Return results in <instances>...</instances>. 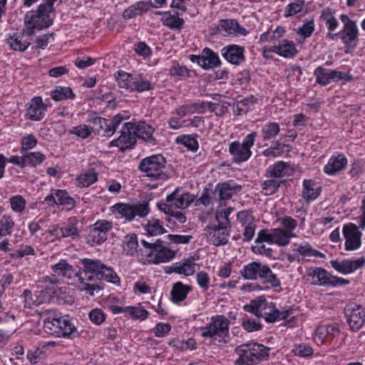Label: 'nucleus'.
<instances>
[{
  "label": "nucleus",
  "mask_w": 365,
  "mask_h": 365,
  "mask_svg": "<svg viewBox=\"0 0 365 365\" xmlns=\"http://www.w3.org/2000/svg\"><path fill=\"white\" fill-rule=\"evenodd\" d=\"M82 265L76 272L80 282V288L93 296L96 289H101L98 284H89L87 282L94 280H106L113 284H119L120 279L113 269L98 259L83 258L80 259Z\"/></svg>",
  "instance_id": "f257e3e1"
},
{
  "label": "nucleus",
  "mask_w": 365,
  "mask_h": 365,
  "mask_svg": "<svg viewBox=\"0 0 365 365\" xmlns=\"http://www.w3.org/2000/svg\"><path fill=\"white\" fill-rule=\"evenodd\" d=\"M56 0H47L46 3L40 4L36 11H28L24 18L25 29L23 34L32 36L36 30L46 29L53 24L49 14L54 11L53 4Z\"/></svg>",
  "instance_id": "f03ea898"
},
{
  "label": "nucleus",
  "mask_w": 365,
  "mask_h": 365,
  "mask_svg": "<svg viewBox=\"0 0 365 365\" xmlns=\"http://www.w3.org/2000/svg\"><path fill=\"white\" fill-rule=\"evenodd\" d=\"M269 348L258 343L242 344L235 349V365H254L269 357Z\"/></svg>",
  "instance_id": "7ed1b4c3"
},
{
  "label": "nucleus",
  "mask_w": 365,
  "mask_h": 365,
  "mask_svg": "<svg viewBox=\"0 0 365 365\" xmlns=\"http://www.w3.org/2000/svg\"><path fill=\"white\" fill-rule=\"evenodd\" d=\"M304 279L310 281V283L313 285L319 286L339 287L349 284V280L331 275L322 267L309 269Z\"/></svg>",
  "instance_id": "20e7f679"
},
{
  "label": "nucleus",
  "mask_w": 365,
  "mask_h": 365,
  "mask_svg": "<svg viewBox=\"0 0 365 365\" xmlns=\"http://www.w3.org/2000/svg\"><path fill=\"white\" fill-rule=\"evenodd\" d=\"M229 320L222 315L212 317L210 323L200 328L201 336L217 339L219 342H226L225 338L229 334Z\"/></svg>",
  "instance_id": "39448f33"
},
{
  "label": "nucleus",
  "mask_w": 365,
  "mask_h": 365,
  "mask_svg": "<svg viewBox=\"0 0 365 365\" xmlns=\"http://www.w3.org/2000/svg\"><path fill=\"white\" fill-rule=\"evenodd\" d=\"M165 163V158L163 155H153L141 160L138 169L152 180H165L168 178V175L163 172Z\"/></svg>",
  "instance_id": "423d86ee"
},
{
  "label": "nucleus",
  "mask_w": 365,
  "mask_h": 365,
  "mask_svg": "<svg viewBox=\"0 0 365 365\" xmlns=\"http://www.w3.org/2000/svg\"><path fill=\"white\" fill-rule=\"evenodd\" d=\"M243 309L257 317H263L268 322L276 321L274 314L277 309L274 304L267 302L263 296L252 300L249 304L244 306Z\"/></svg>",
  "instance_id": "0eeeda50"
},
{
  "label": "nucleus",
  "mask_w": 365,
  "mask_h": 365,
  "mask_svg": "<svg viewBox=\"0 0 365 365\" xmlns=\"http://www.w3.org/2000/svg\"><path fill=\"white\" fill-rule=\"evenodd\" d=\"M344 312L347 324L353 331H359L365 324V308L361 305L349 304L344 307Z\"/></svg>",
  "instance_id": "6e6552de"
},
{
  "label": "nucleus",
  "mask_w": 365,
  "mask_h": 365,
  "mask_svg": "<svg viewBox=\"0 0 365 365\" xmlns=\"http://www.w3.org/2000/svg\"><path fill=\"white\" fill-rule=\"evenodd\" d=\"M113 209L128 221H132L136 216L144 217L149 212L148 205L145 203H117Z\"/></svg>",
  "instance_id": "1a4fd4ad"
},
{
  "label": "nucleus",
  "mask_w": 365,
  "mask_h": 365,
  "mask_svg": "<svg viewBox=\"0 0 365 365\" xmlns=\"http://www.w3.org/2000/svg\"><path fill=\"white\" fill-rule=\"evenodd\" d=\"M123 120V116L121 114L115 115L110 120L101 117H96L93 120V130H96L98 134H102L103 136H111Z\"/></svg>",
  "instance_id": "9d476101"
},
{
  "label": "nucleus",
  "mask_w": 365,
  "mask_h": 365,
  "mask_svg": "<svg viewBox=\"0 0 365 365\" xmlns=\"http://www.w3.org/2000/svg\"><path fill=\"white\" fill-rule=\"evenodd\" d=\"M124 126L128 137H133L135 143H136L137 138L149 142L155 140L153 137L154 129L144 122L139 123L138 125L132 123H125Z\"/></svg>",
  "instance_id": "9b49d317"
},
{
  "label": "nucleus",
  "mask_w": 365,
  "mask_h": 365,
  "mask_svg": "<svg viewBox=\"0 0 365 365\" xmlns=\"http://www.w3.org/2000/svg\"><path fill=\"white\" fill-rule=\"evenodd\" d=\"M343 235L345 238V250L354 251L358 250L361 245V232L359 227L354 223L344 225L342 229Z\"/></svg>",
  "instance_id": "f8f14e48"
},
{
  "label": "nucleus",
  "mask_w": 365,
  "mask_h": 365,
  "mask_svg": "<svg viewBox=\"0 0 365 365\" xmlns=\"http://www.w3.org/2000/svg\"><path fill=\"white\" fill-rule=\"evenodd\" d=\"M112 229V222L108 220H98L90 227L88 240L93 244L99 245L107 240V233Z\"/></svg>",
  "instance_id": "ddd939ff"
},
{
  "label": "nucleus",
  "mask_w": 365,
  "mask_h": 365,
  "mask_svg": "<svg viewBox=\"0 0 365 365\" xmlns=\"http://www.w3.org/2000/svg\"><path fill=\"white\" fill-rule=\"evenodd\" d=\"M266 52H274L280 56L289 58L295 56L297 53V50L294 42L283 39L279 41L278 45L264 47L262 48L264 57H267Z\"/></svg>",
  "instance_id": "4468645a"
},
{
  "label": "nucleus",
  "mask_w": 365,
  "mask_h": 365,
  "mask_svg": "<svg viewBox=\"0 0 365 365\" xmlns=\"http://www.w3.org/2000/svg\"><path fill=\"white\" fill-rule=\"evenodd\" d=\"M314 76H316L317 82L322 86L327 85L330 83L331 80H334L338 81L339 80H350L351 79V76L345 74L344 73L337 71H329L328 69L324 68L322 66H318L314 72Z\"/></svg>",
  "instance_id": "2eb2a0df"
},
{
  "label": "nucleus",
  "mask_w": 365,
  "mask_h": 365,
  "mask_svg": "<svg viewBox=\"0 0 365 365\" xmlns=\"http://www.w3.org/2000/svg\"><path fill=\"white\" fill-rule=\"evenodd\" d=\"M245 47L229 44L221 50L222 57L229 63L238 66L245 61Z\"/></svg>",
  "instance_id": "dca6fc26"
},
{
  "label": "nucleus",
  "mask_w": 365,
  "mask_h": 365,
  "mask_svg": "<svg viewBox=\"0 0 365 365\" xmlns=\"http://www.w3.org/2000/svg\"><path fill=\"white\" fill-rule=\"evenodd\" d=\"M330 264L338 272L343 274H349L362 268L365 265V257H361L354 260L344 259L341 262L331 260Z\"/></svg>",
  "instance_id": "f3484780"
},
{
  "label": "nucleus",
  "mask_w": 365,
  "mask_h": 365,
  "mask_svg": "<svg viewBox=\"0 0 365 365\" xmlns=\"http://www.w3.org/2000/svg\"><path fill=\"white\" fill-rule=\"evenodd\" d=\"M190 60L192 62H196L199 66L205 69L218 66L221 63L218 55L208 48H205L202 50L201 56L192 55L190 56Z\"/></svg>",
  "instance_id": "a211bd4d"
},
{
  "label": "nucleus",
  "mask_w": 365,
  "mask_h": 365,
  "mask_svg": "<svg viewBox=\"0 0 365 365\" xmlns=\"http://www.w3.org/2000/svg\"><path fill=\"white\" fill-rule=\"evenodd\" d=\"M158 245L155 247L153 257L149 259L150 262L160 264L170 262L176 255V251L173 250L163 245L164 242L160 239L157 240Z\"/></svg>",
  "instance_id": "6ab92c4d"
},
{
  "label": "nucleus",
  "mask_w": 365,
  "mask_h": 365,
  "mask_svg": "<svg viewBox=\"0 0 365 365\" xmlns=\"http://www.w3.org/2000/svg\"><path fill=\"white\" fill-rule=\"evenodd\" d=\"M334 34H336V36H339L341 39L346 48V53H348L349 49L355 48L357 45L359 38L356 25L344 27L342 31L334 33Z\"/></svg>",
  "instance_id": "aec40b11"
},
{
  "label": "nucleus",
  "mask_w": 365,
  "mask_h": 365,
  "mask_svg": "<svg viewBox=\"0 0 365 365\" xmlns=\"http://www.w3.org/2000/svg\"><path fill=\"white\" fill-rule=\"evenodd\" d=\"M241 189V185L237 184L232 185L230 182L218 183L214 189L216 195V200H228L232 198L234 194L240 192Z\"/></svg>",
  "instance_id": "412c9836"
},
{
  "label": "nucleus",
  "mask_w": 365,
  "mask_h": 365,
  "mask_svg": "<svg viewBox=\"0 0 365 365\" xmlns=\"http://www.w3.org/2000/svg\"><path fill=\"white\" fill-rule=\"evenodd\" d=\"M180 188L177 187L171 194L166 197L168 202H172L173 206L180 209L187 207L195 200V196L189 192H184L179 195Z\"/></svg>",
  "instance_id": "4be33fe9"
},
{
  "label": "nucleus",
  "mask_w": 365,
  "mask_h": 365,
  "mask_svg": "<svg viewBox=\"0 0 365 365\" xmlns=\"http://www.w3.org/2000/svg\"><path fill=\"white\" fill-rule=\"evenodd\" d=\"M195 259L192 257L184 259L181 262H175L166 271V273L170 274L175 272L179 274H184L185 276L192 275L196 269L197 264L195 263Z\"/></svg>",
  "instance_id": "5701e85b"
},
{
  "label": "nucleus",
  "mask_w": 365,
  "mask_h": 365,
  "mask_svg": "<svg viewBox=\"0 0 365 365\" xmlns=\"http://www.w3.org/2000/svg\"><path fill=\"white\" fill-rule=\"evenodd\" d=\"M47 107L48 106L43 103L41 97H34L29 103L26 115L32 120H41L44 116Z\"/></svg>",
  "instance_id": "b1692460"
},
{
  "label": "nucleus",
  "mask_w": 365,
  "mask_h": 365,
  "mask_svg": "<svg viewBox=\"0 0 365 365\" xmlns=\"http://www.w3.org/2000/svg\"><path fill=\"white\" fill-rule=\"evenodd\" d=\"M335 11L331 8H326L322 11L321 18L325 21L328 27L327 37L331 40H334L336 34H334V31L338 26V21L334 17Z\"/></svg>",
  "instance_id": "393cba45"
},
{
  "label": "nucleus",
  "mask_w": 365,
  "mask_h": 365,
  "mask_svg": "<svg viewBox=\"0 0 365 365\" xmlns=\"http://www.w3.org/2000/svg\"><path fill=\"white\" fill-rule=\"evenodd\" d=\"M229 152L232 156V159L236 163L246 161L251 155V150L245 148L239 141H235L230 143Z\"/></svg>",
  "instance_id": "a878e982"
},
{
  "label": "nucleus",
  "mask_w": 365,
  "mask_h": 365,
  "mask_svg": "<svg viewBox=\"0 0 365 365\" xmlns=\"http://www.w3.org/2000/svg\"><path fill=\"white\" fill-rule=\"evenodd\" d=\"M346 164V158L343 154H340L336 157H331L324 166V170L328 175H334L342 170Z\"/></svg>",
  "instance_id": "bb28decb"
},
{
  "label": "nucleus",
  "mask_w": 365,
  "mask_h": 365,
  "mask_svg": "<svg viewBox=\"0 0 365 365\" xmlns=\"http://www.w3.org/2000/svg\"><path fill=\"white\" fill-rule=\"evenodd\" d=\"M212 105L213 103L211 102H202L182 106L176 110V114L180 117H183L187 115L192 114L195 112L202 113L206 108H207L209 110H213L212 108Z\"/></svg>",
  "instance_id": "cd10ccee"
},
{
  "label": "nucleus",
  "mask_w": 365,
  "mask_h": 365,
  "mask_svg": "<svg viewBox=\"0 0 365 365\" xmlns=\"http://www.w3.org/2000/svg\"><path fill=\"white\" fill-rule=\"evenodd\" d=\"M192 287L190 285H185L181 282H178L173 285L172 290L170 292L171 300L174 303H179L184 301L189 292L192 290Z\"/></svg>",
  "instance_id": "c85d7f7f"
},
{
  "label": "nucleus",
  "mask_w": 365,
  "mask_h": 365,
  "mask_svg": "<svg viewBox=\"0 0 365 365\" xmlns=\"http://www.w3.org/2000/svg\"><path fill=\"white\" fill-rule=\"evenodd\" d=\"M258 279H262L264 284H268V287L273 289L280 287L281 284L276 274L266 264H263Z\"/></svg>",
  "instance_id": "c756f323"
},
{
  "label": "nucleus",
  "mask_w": 365,
  "mask_h": 365,
  "mask_svg": "<svg viewBox=\"0 0 365 365\" xmlns=\"http://www.w3.org/2000/svg\"><path fill=\"white\" fill-rule=\"evenodd\" d=\"M150 9V4L147 1H138L127 8L123 14V17L130 19L142 15Z\"/></svg>",
  "instance_id": "7c9ffc66"
},
{
  "label": "nucleus",
  "mask_w": 365,
  "mask_h": 365,
  "mask_svg": "<svg viewBox=\"0 0 365 365\" xmlns=\"http://www.w3.org/2000/svg\"><path fill=\"white\" fill-rule=\"evenodd\" d=\"M262 266L259 262H252L243 267L240 274L246 279L255 280L259 278Z\"/></svg>",
  "instance_id": "2f4dec72"
},
{
  "label": "nucleus",
  "mask_w": 365,
  "mask_h": 365,
  "mask_svg": "<svg viewBox=\"0 0 365 365\" xmlns=\"http://www.w3.org/2000/svg\"><path fill=\"white\" fill-rule=\"evenodd\" d=\"M52 271L57 276H62L67 278H71L72 276L76 277V271L74 270L72 265L69 264L66 259H61L57 264L51 267Z\"/></svg>",
  "instance_id": "473e14b6"
},
{
  "label": "nucleus",
  "mask_w": 365,
  "mask_h": 365,
  "mask_svg": "<svg viewBox=\"0 0 365 365\" xmlns=\"http://www.w3.org/2000/svg\"><path fill=\"white\" fill-rule=\"evenodd\" d=\"M220 26L222 30L229 34H240L242 36L247 34L246 29L242 27L235 19H222L221 20Z\"/></svg>",
  "instance_id": "72a5a7b5"
},
{
  "label": "nucleus",
  "mask_w": 365,
  "mask_h": 365,
  "mask_svg": "<svg viewBox=\"0 0 365 365\" xmlns=\"http://www.w3.org/2000/svg\"><path fill=\"white\" fill-rule=\"evenodd\" d=\"M321 187H317L312 180H304L303 181L302 196L306 201L314 200L320 195Z\"/></svg>",
  "instance_id": "f704fd0d"
},
{
  "label": "nucleus",
  "mask_w": 365,
  "mask_h": 365,
  "mask_svg": "<svg viewBox=\"0 0 365 365\" xmlns=\"http://www.w3.org/2000/svg\"><path fill=\"white\" fill-rule=\"evenodd\" d=\"M134 145L135 140L133 137H128L124 125L120 131V135L118 138L110 142L111 146L119 147L121 150L131 148Z\"/></svg>",
  "instance_id": "c9c22d12"
},
{
  "label": "nucleus",
  "mask_w": 365,
  "mask_h": 365,
  "mask_svg": "<svg viewBox=\"0 0 365 365\" xmlns=\"http://www.w3.org/2000/svg\"><path fill=\"white\" fill-rule=\"evenodd\" d=\"M272 230V243H275L279 246L287 245L290 239L294 237L293 232H287L283 228H276Z\"/></svg>",
  "instance_id": "e433bc0d"
},
{
  "label": "nucleus",
  "mask_w": 365,
  "mask_h": 365,
  "mask_svg": "<svg viewBox=\"0 0 365 365\" xmlns=\"http://www.w3.org/2000/svg\"><path fill=\"white\" fill-rule=\"evenodd\" d=\"M212 200H216V195L215 190L212 189V185L210 183L203 189L201 196L195 201V205L208 206L212 203Z\"/></svg>",
  "instance_id": "4c0bfd02"
},
{
  "label": "nucleus",
  "mask_w": 365,
  "mask_h": 365,
  "mask_svg": "<svg viewBox=\"0 0 365 365\" xmlns=\"http://www.w3.org/2000/svg\"><path fill=\"white\" fill-rule=\"evenodd\" d=\"M25 35L21 34V36H14L8 38L6 41V43L14 51L23 52L29 46L30 42L24 40V36Z\"/></svg>",
  "instance_id": "58836bf2"
},
{
  "label": "nucleus",
  "mask_w": 365,
  "mask_h": 365,
  "mask_svg": "<svg viewBox=\"0 0 365 365\" xmlns=\"http://www.w3.org/2000/svg\"><path fill=\"white\" fill-rule=\"evenodd\" d=\"M61 322H60L59 318H48L46 319L43 322V329L46 333L51 335H55L58 337L59 334L61 333Z\"/></svg>",
  "instance_id": "ea45409f"
},
{
  "label": "nucleus",
  "mask_w": 365,
  "mask_h": 365,
  "mask_svg": "<svg viewBox=\"0 0 365 365\" xmlns=\"http://www.w3.org/2000/svg\"><path fill=\"white\" fill-rule=\"evenodd\" d=\"M118 86L120 88L133 90L135 77L126 72H118L116 77Z\"/></svg>",
  "instance_id": "a19ab883"
},
{
  "label": "nucleus",
  "mask_w": 365,
  "mask_h": 365,
  "mask_svg": "<svg viewBox=\"0 0 365 365\" xmlns=\"http://www.w3.org/2000/svg\"><path fill=\"white\" fill-rule=\"evenodd\" d=\"M280 128L277 123H268L262 127L261 133L264 140L275 138L279 133Z\"/></svg>",
  "instance_id": "79ce46f5"
},
{
  "label": "nucleus",
  "mask_w": 365,
  "mask_h": 365,
  "mask_svg": "<svg viewBox=\"0 0 365 365\" xmlns=\"http://www.w3.org/2000/svg\"><path fill=\"white\" fill-rule=\"evenodd\" d=\"M51 98L56 101H63L68 98H73L75 95L69 87H57L51 91Z\"/></svg>",
  "instance_id": "37998d69"
},
{
  "label": "nucleus",
  "mask_w": 365,
  "mask_h": 365,
  "mask_svg": "<svg viewBox=\"0 0 365 365\" xmlns=\"http://www.w3.org/2000/svg\"><path fill=\"white\" fill-rule=\"evenodd\" d=\"M145 230L149 236H156L166 232L158 219L153 218L148 221L145 226Z\"/></svg>",
  "instance_id": "c03bdc74"
},
{
  "label": "nucleus",
  "mask_w": 365,
  "mask_h": 365,
  "mask_svg": "<svg viewBox=\"0 0 365 365\" xmlns=\"http://www.w3.org/2000/svg\"><path fill=\"white\" fill-rule=\"evenodd\" d=\"M55 195L56 197V205H65L67 207V209H71L74 207V200L68 195L66 191L57 190L55 192Z\"/></svg>",
  "instance_id": "a18cd8bd"
},
{
  "label": "nucleus",
  "mask_w": 365,
  "mask_h": 365,
  "mask_svg": "<svg viewBox=\"0 0 365 365\" xmlns=\"http://www.w3.org/2000/svg\"><path fill=\"white\" fill-rule=\"evenodd\" d=\"M286 182L285 180H278L275 178H271V179L266 180L262 183V190L266 195H271L274 194L280 185Z\"/></svg>",
  "instance_id": "49530a36"
},
{
  "label": "nucleus",
  "mask_w": 365,
  "mask_h": 365,
  "mask_svg": "<svg viewBox=\"0 0 365 365\" xmlns=\"http://www.w3.org/2000/svg\"><path fill=\"white\" fill-rule=\"evenodd\" d=\"M124 243L126 246L125 250L128 255H134L138 252V242L137 235L135 233L127 235L124 238Z\"/></svg>",
  "instance_id": "de8ad7c7"
},
{
  "label": "nucleus",
  "mask_w": 365,
  "mask_h": 365,
  "mask_svg": "<svg viewBox=\"0 0 365 365\" xmlns=\"http://www.w3.org/2000/svg\"><path fill=\"white\" fill-rule=\"evenodd\" d=\"M286 168V163L278 162L271 165L267 170V177L273 178H279L284 175V170Z\"/></svg>",
  "instance_id": "09e8293b"
},
{
  "label": "nucleus",
  "mask_w": 365,
  "mask_h": 365,
  "mask_svg": "<svg viewBox=\"0 0 365 365\" xmlns=\"http://www.w3.org/2000/svg\"><path fill=\"white\" fill-rule=\"evenodd\" d=\"M45 156L40 152H33L24 154L25 166L31 165L35 167L41 163Z\"/></svg>",
  "instance_id": "8fccbe9b"
},
{
  "label": "nucleus",
  "mask_w": 365,
  "mask_h": 365,
  "mask_svg": "<svg viewBox=\"0 0 365 365\" xmlns=\"http://www.w3.org/2000/svg\"><path fill=\"white\" fill-rule=\"evenodd\" d=\"M75 219L70 220L68 224L61 227V237H71L75 239L79 236V232L73 222Z\"/></svg>",
  "instance_id": "3c124183"
},
{
  "label": "nucleus",
  "mask_w": 365,
  "mask_h": 365,
  "mask_svg": "<svg viewBox=\"0 0 365 365\" xmlns=\"http://www.w3.org/2000/svg\"><path fill=\"white\" fill-rule=\"evenodd\" d=\"M178 143H180L192 151H196L198 148V143L196 138L191 135H183L176 139Z\"/></svg>",
  "instance_id": "603ef678"
},
{
  "label": "nucleus",
  "mask_w": 365,
  "mask_h": 365,
  "mask_svg": "<svg viewBox=\"0 0 365 365\" xmlns=\"http://www.w3.org/2000/svg\"><path fill=\"white\" fill-rule=\"evenodd\" d=\"M297 252L304 256H308V257H319L324 258L325 257V255L322 254V252H319L317 250H314L312 248L309 244L306 243L304 245H300L297 249Z\"/></svg>",
  "instance_id": "864d4df0"
},
{
  "label": "nucleus",
  "mask_w": 365,
  "mask_h": 365,
  "mask_svg": "<svg viewBox=\"0 0 365 365\" xmlns=\"http://www.w3.org/2000/svg\"><path fill=\"white\" fill-rule=\"evenodd\" d=\"M141 244L143 246L144 249H140L139 252H140L141 255L145 256L148 257L149 259L153 257V255H154L155 247H157L158 243L157 240L155 242H148L145 240H141Z\"/></svg>",
  "instance_id": "5fc2aeb1"
},
{
  "label": "nucleus",
  "mask_w": 365,
  "mask_h": 365,
  "mask_svg": "<svg viewBox=\"0 0 365 365\" xmlns=\"http://www.w3.org/2000/svg\"><path fill=\"white\" fill-rule=\"evenodd\" d=\"M0 231L3 236L9 235L14 227V222L11 216H3L0 220Z\"/></svg>",
  "instance_id": "6e6d98bb"
},
{
  "label": "nucleus",
  "mask_w": 365,
  "mask_h": 365,
  "mask_svg": "<svg viewBox=\"0 0 365 365\" xmlns=\"http://www.w3.org/2000/svg\"><path fill=\"white\" fill-rule=\"evenodd\" d=\"M23 297L24 298V306L27 308H32L36 307L41 303L38 297L33 295L29 289H25L23 292Z\"/></svg>",
  "instance_id": "4d7b16f0"
},
{
  "label": "nucleus",
  "mask_w": 365,
  "mask_h": 365,
  "mask_svg": "<svg viewBox=\"0 0 365 365\" xmlns=\"http://www.w3.org/2000/svg\"><path fill=\"white\" fill-rule=\"evenodd\" d=\"M78 184L81 187H88L97 180V175L96 173L90 172L77 177Z\"/></svg>",
  "instance_id": "13d9d810"
},
{
  "label": "nucleus",
  "mask_w": 365,
  "mask_h": 365,
  "mask_svg": "<svg viewBox=\"0 0 365 365\" xmlns=\"http://www.w3.org/2000/svg\"><path fill=\"white\" fill-rule=\"evenodd\" d=\"M135 86L133 91L143 92L153 89V85L148 81L141 77H135Z\"/></svg>",
  "instance_id": "bf43d9fd"
},
{
  "label": "nucleus",
  "mask_w": 365,
  "mask_h": 365,
  "mask_svg": "<svg viewBox=\"0 0 365 365\" xmlns=\"http://www.w3.org/2000/svg\"><path fill=\"white\" fill-rule=\"evenodd\" d=\"M10 204L11 209L17 212H21L24 210L26 207V201L24 198L19 195L11 197Z\"/></svg>",
  "instance_id": "052dcab7"
},
{
  "label": "nucleus",
  "mask_w": 365,
  "mask_h": 365,
  "mask_svg": "<svg viewBox=\"0 0 365 365\" xmlns=\"http://www.w3.org/2000/svg\"><path fill=\"white\" fill-rule=\"evenodd\" d=\"M293 352L296 356L307 357L312 356L314 353V351L311 346L306 344H302L295 346L293 349Z\"/></svg>",
  "instance_id": "680f3d73"
},
{
  "label": "nucleus",
  "mask_w": 365,
  "mask_h": 365,
  "mask_svg": "<svg viewBox=\"0 0 365 365\" xmlns=\"http://www.w3.org/2000/svg\"><path fill=\"white\" fill-rule=\"evenodd\" d=\"M184 24V20L178 17V13L170 16L169 18L163 20V24L168 26L171 29H180Z\"/></svg>",
  "instance_id": "e2e57ef3"
},
{
  "label": "nucleus",
  "mask_w": 365,
  "mask_h": 365,
  "mask_svg": "<svg viewBox=\"0 0 365 365\" xmlns=\"http://www.w3.org/2000/svg\"><path fill=\"white\" fill-rule=\"evenodd\" d=\"M58 337H68L70 339L76 338L79 336V333L76 328L73 325L70 320L63 331H60Z\"/></svg>",
  "instance_id": "0e129e2a"
},
{
  "label": "nucleus",
  "mask_w": 365,
  "mask_h": 365,
  "mask_svg": "<svg viewBox=\"0 0 365 365\" xmlns=\"http://www.w3.org/2000/svg\"><path fill=\"white\" fill-rule=\"evenodd\" d=\"M169 73L173 76L187 77L189 76V70L184 66L175 63L170 67Z\"/></svg>",
  "instance_id": "69168bd1"
},
{
  "label": "nucleus",
  "mask_w": 365,
  "mask_h": 365,
  "mask_svg": "<svg viewBox=\"0 0 365 365\" xmlns=\"http://www.w3.org/2000/svg\"><path fill=\"white\" fill-rule=\"evenodd\" d=\"M197 284L205 291L207 290L210 287V277L208 274L204 271L199 272L196 275Z\"/></svg>",
  "instance_id": "338daca9"
},
{
  "label": "nucleus",
  "mask_w": 365,
  "mask_h": 365,
  "mask_svg": "<svg viewBox=\"0 0 365 365\" xmlns=\"http://www.w3.org/2000/svg\"><path fill=\"white\" fill-rule=\"evenodd\" d=\"M89 318L96 324H102L106 319V315L100 309H94L89 313Z\"/></svg>",
  "instance_id": "774afa93"
}]
</instances>
